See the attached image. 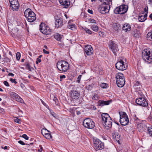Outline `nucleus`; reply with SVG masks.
I'll use <instances>...</instances> for the list:
<instances>
[{
    "mask_svg": "<svg viewBox=\"0 0 152 152\" xmlns=\"http://www.w3.org/2000/svg\"><path fill=\"white\" fill-rule=\"evenodd\" d=\"M50 113L55 118H56L57 116L56 114L52 110H50Z\"/></svg>",
    "mask_w": 152,
    "mask_h": 152,
    "instance_id": "nucleus-43",
    "label": "nucleus"
},
{
    "mask_svg": "<svg viewBox=\"0 0 152 152\" xmlns=\"http://www.w3.org/2000/svg\"><path fill=\"white\" fill-rule=\"evenodd\" d=\"M43 52L45 54H48L49 53V52L48 51H46L45 49H43Z\"/></svg>",
    "mask_w": 152,
    "mask_h": 152,
    "instance_id": "nucleus-56",
    "label": "nucleus"
},
{
    "mask_svg": "<svg viewBox=\"0 0 152 152\" xmlns=\"http://www.w3.org/2000/svg\"><path fill=\"white\" fill-rule=\"evenodd\" d=\"M149 18L152 19V14H151L149 16Z\"/></svg>",
    "mask_w": 152,
    "mask_h": 152,
    "instance_id": "nucleus-64",
    "label": "nucleus"
},
{
    "mask_svg": "<svg viewBox=\"0 0 152 152\" xmlns=\"http://www.w3.org/2000/svg\"><path fill=\"white\" fill-rule=\"evenodd\" d=\"M65 77H66V76L64 75H61L60 76V78L61 79L65 78Z\"/></svg>",
    "mask_w": 152,
    "mask_h": 152,
    "instance_id": "nucleus-58",
    "label": "nucleus"
},
{
    "mask_svg": "<svg viewBox=\"0 0 152 152\" xmlns=\"http://www.w3.org/2000/svg\"><path fill=\"white\" fill-rule=\"evenodd\" d=\"M144 11L145 12H146L147 13L146 14H147V13L148 11V8L147 7L144 8Z\"/></svg>",
    "mask_w": 152,
    "mask_h": 152,
    "instance_id": "nucleus-53",
    "label": "nucleus"
},
{
    "mask_svg": "<svg viewBox=\"0 0 152 152\" xmlns=\"http://www.w3.org/2000/svg\"><path fill=\"white\" fill-rule=\"evenodd\" d=\"M133 36L134 37H139L140 36L139 34L137 32V31H134V33H133Z\"/></svg>",
    "mask_w": 152,
    "mask_h": 152,
    "instance_id": "nucleus-36",
    "label": "nucleus"
},
{
    "mask_svg": "<svg viewBox=\"0 0 152 152\" xmlns=\"http://www.w3.org/2000/svg\"><path fill=\"white\" fill-rule=\"evenodd\" d=\"M142 58L143 60L148 64L152 62V53L149 49H146L142 52Z\"/></svg>",
    "mask_w": 152,
    "mask_h": 152,
    "instance_id": "nucleus-5",
    "label": "nucleus"
},
{
    "mask_svg": "<svg viewBox=\"0 0 152 152\" xmlns=\"http://www.w3.org/2000/svg\"><path fill=\"white\" fill-rule=\"evenodd\" d=\"M116 82L117 86L119 87H122L125 84V79L123 74L118 72L115 75Z\"/></svg>",
    "mask_w": 152,
    "mask_h": 152,
    "instance_id": "nucleus-4",
    "label": "nucleus"
},
{
    "mask_svg": "<svg viewBox=\"0 0 152 152\" xmlns=\"http://www.w3.org/2000/svg\"><path fill=\"white\" fill-rule=\"evenodd\" d=\"M77 115H79L80 114V111H77Z\"/></svg>",
    "mask_w": 152,
    "mask_h": 152,
    "instance_id": "nucleus-63",
    "label": "nucleus"
},
{
    "mask_svg": "<svg viewBox=\"0 0 152 152\" xmlns=\"http://www.w3.org/2000/svg\"><path fill=\"white\" fill-rule=\"evenodd\" d=\"M22 137L26 140L28 139V137L26 134H23L22 135Z\"/></svg>",
    "mask_w": 152,
    "mask_h": 152,
    "instance_id": "nucleus-47",
    "label": "nucleus"
},
{
    "mask_svg": "<svg viewBox=\"0 0 152 152\" xmlns=\"http://www.w3.org/2000/svg\"><path fill=\"white\" fill-rule=\"evenodd\" d=\"M88 21L90 23H96V21L94 19L90 18L88 20Z\"/></svg>",
    "mask_w": 152,
    "mask_h": 152,
    "instance_id": "nucleus-39",
    "label": "nucleus"
},
{
    "mask_svg": "<svg viewBox=\"0 0 152 152\" xmlns=\"http://www.w3.org/2000/svg\"><path fill=\"white\" fill-rule=\"evenodd\" d=\"M111 101H110L99 100L98 101V106H102L105 105H109Z\"/></svg>",
    "mask_w": 152,
    "mask_h": 152,
    "instance_id": "nucleus-22",
    "label": "nucleus"
},
{
    "mask_svg": "<svg viewBox=\"0 0 152 152\" xmlns=\"http://www.w3.org/2000/svg\"><path fill=\"white\" fill-rule=\"evenodd\" d=\"M103 125L107 129L111 128L112 126V120L108 114L103 113L102 114Z\"/></svg>",
    "mask_w": 152,
    "mask_h": 152,
    "instance_id": "nucleus-1",
    "label": "nucleus"
},
{
    "mask_svg": "<svg viewBox=\"0 0 152 152\" xmlns=\"http://www.w3.org/2000/svg\"><path fill=\"white\" fill-rule=\"evenodd\" d=\"M84 126L86 128L92 129L95 126V123L90 118L85 119L83 123Z\"/></svg>",
    "mask_w": 152,
    "mask_h": 152,
    "instance_id": "nucleus-10",
    "label": "nucleus"
},
{
    "mask_svg": "<svg viewBox=\"0 0 152 152\" xmlns=\"http://www.w3.org/2000/svg\"><path fill=\"white\" fill-rule=\"evenodd\" d=\"M147 14L142 15L139 17L138 20L140 22H144L147 19Z\"/></svg>",
    "mask_w": 152,
    "mask_h": 152,
    "instance_id": "nucleus-24",
    "label": "nucleus"
},
{
    "mask_svg": "<svg viewBox=\"0 0 152 152\" xmlns=\"http://www.w3.org/2000/svg\"><path fill=\"white\" fill-rule=\"evenodd\" d=\"M42 148L41 147L38 150V151L39 152H42Z\"/></svg>",
    "mask_w": 152,
    "mask_h": 152,
    "instance_id": "nucleus-62",
    "label": "nucleus"
},
{
    "mask_svg": "<svg viewBox=\"0 0 152 152\" xmlns=\"http://www.w3.org/2000/svg\"><path fill=\"white\" fill-rule=\"evenodd\" d=\"M15 122L17 123H18L19 124L20 123V120L18 118H16L15 119Z\"/></svg>",
    "mask_w": 152,
    "mask_h": 152,
    "instance_id": "nucleus-51",
    "label": "nucleus"
},
{
    "mask_svg": "<svg viewBox=\"0 0 152 152\" xmlns=\"http://www.w3.org/2000/svg\"><path fill=\"white\" fill-rule=\"evenodd\" d=\"M122 29L125 32L129 31L131 29V27L129 24L126 23L123 25Z\"/></svg>",
    "mask_w": 152,
    "mask_h": 152,
    "instance_id": "nucleus-23",
    "label": "nucleus"
},
{
    "mask_svg": "<svg viewBox=\"0 0 152 152\" xmlns=\"http://www.w3.org/2000/svg\"><path fill=\"white\" fill-rule=\"evenodd\" d=\"M15 99L16 101L20 102L21 103H23V100L20 96H19L18 95L15 93Z\"/></svg>",
    "mask_w": 152,
    "mask_h": 152,
    "instance_id": "nucleus-26",
    "label": "nucleus"
},
{
    "mask_svg": "<svg viewBox=\"0 0 152 152\" xmlns=\"http://www.w3.org/2000/svg\"><path fill=\"white\" fill-rule=\"evenodd\" d=\"M20 57V53L17 52L16 54V59L18 60H19Z\"/></svg>",
    "mask_w": 152,
    "mask_h": 152,
    "instance_id": "nucleus-40",
    "label": "nucleus"
},
{
    "mask_svg": "<svg viewBox=\"0 0 152 152\" xmlns=\"http://www.w3.org/2000/svg\"><path fill=\"white\" fill-rule=\"evenodd\" d=\"M132 115L134 118V120L135 121H136L138 123H139L140 120L139 118L137 117L135 113H132Z\"/></svg>",
    "mask_w": 152,
    "mask_h": 152,
    "instance_id": "nucleus-28",
    "label": "nucleus"
},
{
    "mask_svg": "<svg viewBox=\"0 0 152 152\" xmlns=\"http://www.w3.org/2000/svg\"><path fill=\"white\" fill-rule=\"evenodd\" d=\"M4 85L8 87L10 86V85L6 81H4Z\"/></svg>",
    "mask_w": 152,
    "mask_h": 152,
    "instance_id": "nucleus-49",
    "label": "nucleus"
},
{
    "mask_svg": "<svg viewBox=\"0 0 152 152\" xmlns=\"http://www.w3.org/2000/svg\"><path fill=\"white\" fill-rule=\"evenodd\" d=\"M120 115V122L123 126L127 125L129 123V120L125 112L122 113V114L119 113Z\"/></svg>",
    "mask_w": 152,
    "mask_h": 152,
    "instance_id": "nucleus-9",
    "label": "nucleus"
},
{
    "mask_svg": "<svg viewBox=\"0 0 152 152\" xmlns=\"http://www.w3.org/2000/svg\"><path fill=\"white\" fill-rule=\"evenodd\" d=\"M59 1L60 4L65 8H67L70 5V2L68 0H59Z\"/></svg>",
    "mask_w": 152,
    "mask_h": 152,
    "instance_id": "nucleus-18",
    "label": "nucleus"
},
{
    "mask_svg": "<svg viewBox=\"0 0 152 152\" xmlns=\"http://www.w3.org/2000/svg\"><path fill=\"white\" fill-rule=\"evenodd\" d=\"M136 103L138 105L143 107H145L148 105V103L145 99L142 97H139L137 99Z\"/></svg>",
    "mask_w": 152,
    "mask_h": 152,
    "instance_id": "nucleus-13",
    "label": "nucleus"
},
{
    "mask_svg": "<svg viewBox=\"0 0 152 152\" xmlns=\"http://www.w3.org/2000/svg\"><path fill=\"white\" fill-rule=\"evenodd\" d=\"M43 136L46 139H51L52 138V136L51 135V134L50 133V132H48V133H47V134H46Z\"/></svg>",
    "mask_w": 152,
    "mask_h": 152,
    "instance_id": "nucleus-31",
    "label": "nucleus"
},
{
    "mask_svg": "<svg viewBox=\"0 0 152 152\" xmlns=\"http://www.w3.org/2000/svg\"><path fill=\"white\" fill-rule=\"evenodd\" d=\"M99 34L102 37H104L105 36L104 33L102 31H99Z\"/></svg>",
    "mask_w": 152,
    "mask_h": 152,
    "instance_id": "nucleus-41",
    "label": "nucleus"
},
{
    "mask_svg": "<svg viewBox=\"0 0 152 152\" xmlns=\"http://www.w3.org/2000/svg\"><path fill=\"white\" fill-rule=\"evenodd\" d=\"M82 76V75H79L78 76V77L77 78V82H78V83H80V79H81Z\"/></svg>",
    "mask_w": 152,
    "mask_h": 152,
    "instance_id": "nucleus-44",
    "label": "nucleus"
},
{
    "mask_svg": "<svg viewBox=\"0 0 152 152\" xmlns=\"http://www.w3.org/2000/svg\"><path fill=\"white\" fill-rule=\"evenodd\" d=\"M18 142L20 144L22 145H24L25 143L22 140H19L18 141Z\"/></svg>",
    "mask_w": 152,
    "mask_h": 152,
    "instance_id": "nucleus-52",
    "label": "nucleus"
},
{
    "mask_svg": "<svg viewBox=\"0 0 152 152\" xmlns=\"http://www.w3.org/2000/svg\"><path fill=\"white\" fill-rule=\"evenodd\" d=\"M85 56L86 57V55L89 56L93 54V50L91 46L88 45H86L84 49Z\"/></svg>",
    "mask_w": 152,
    "mask_h": 152,
    "instance_id": "nucleus-15",
    "label": "nucleus"
},
{
    "mask_svg": "<svg viewBox=\"0 0 152 152\" xmlns=\"http://www.w3.org/2000/svg\"><path fill=\"white\" fill-rule=\"evenodd\" d=\"M41 60L39 58H37V59L36 61V64H38L39 63L41 62Z\"/></svg>",
    "mask_w": 152,
    "mask_h": 152,
    "instance_id": "nucleus-46",
    "label": "nucleus"
},
{
    "mask_svg": "<svg viewBox=\"0 0 152 152\" xmlns=\"http://www.w3.org/2000/svg\"><path fill=\"white\" fill-rule=\"evenodd\" d=\"M99 98V95L96 94H94L92 97V99L94 100H98Z\"/></svg>",
    "mask_w": 152,
    "mask_h": 152,
    "instance_id": "nucleus-37",
    "label": "nucleus"
},
{
    "mask_svg": "<svg viewBox=\"0 0 152 152\" xmlns=\"http://www.w3.org/2000/svg\"><path fill=\"white\" fill-rule=\"evenodd\" d=\"M40 31L45 34H50L51 33V29L49 26H46L45 23H42L39 25Z\"/></svg>",
    "mask_w": 152,
    "mask_h": 152,
    "instance_id": "nucleus-8",
    "label": "nucleus"
},
{
    "mask_svg": "<svg viewBox=\"0 0 152 152\" xmlns=\"http://www.w3.org/2000/svg\"><path fill=\"white\" fill-rule=\"evenodd\" d=\"M83 29L86 33L89 34H91L92 33V31L87 28L85 27Z\"/></svg>",
    "mask_w": 152,
    "mask_h": 152,
    "instance_id": "nucleus-35",
    "label": "nucleus"
},
{
    "mask_svg": "<svg viewBox=\"0 0 152 152\" xmlns=\"http://www.w3.org/2000/svg\"><path fill=\"white\" fill-rule=\"evenodd\" d=\"M88 12L91 14H93V11L92 10L88 9Z\"/></svg>",
    "mask_w": 152,
    "mask_h": 152,
    "instance_id": "nucleus-54",
    "label": "nucleus"
},
{
    "mask_svg": "<svg viewBox=\"0 0 152 152\" xmlns=\"http://www.w3.org/2000/svg\"><path fill=\"white\" fill-rule=\"evenodd\" d=\"M14 75L13 74L11 73H10L8 74L9 76H10L12 77L14 76Z\"/></svg>",
    "mask_w": 152,
    "mask_h": 152,
    "instance_id": "nucleus-59",
    "label": "nucleus"
},
{
    "mask_svg": "<svg viewBox=\"0 0 152 152\" xmlns=\"http://www.w3.org/2000/svg\"><path fill=\"white\" fill-rule=\"evenodd\" d=\"M57 68L61 72H66L69 68L68 63L64 60L58 61L56 63Z\"/></svg>",
    "mask_w": 152,
    "mask_h": 152,
    "instance_id": "nucleus-2",
    "label": "nucleus"
},
{
    "mask_svg": "<svg viewBox=\"0 0 152 152\" xmlns=\"http://www.w3.org/2000/svg\"><path fill=\"white\" fill-rule=\"evenodd\" d=\"M55 26L57 28L61 26L63 24V20L62 19H58L56 20L55 22Z\"/></svg>",
    "mask_w": 152,
    "mask_h": 152,
    "instance_id": "nucleus-20",
    "label": "nucleus"
},
{
    "mask_svg": "<svg viewBox=\"0 0 152 152\" xmlns=\"http://www.w3.org/2000/svg\"><path fill=\"white\" fill-rule=\"evenodd\" d=\"M68 27L72 30H75L76 29V26L74 24L70 25Z\"/></svg>",
    "mask_w": 152,
    "mask_h": 152,
    "instance_id": "nucleus-34",
    "label": "nucleus"
},
{
    "mask_svg": "<svg viewBox=\"0 0 152 152\" xmlns=\"http://www.w3.org/2000/svg\"><path fill=\"white\" fill-rule=\"evenodd\" d=\"M41 102H42V104L45 106H46V104L42 100H41Z\"/></svg>",
    "mask_w": 152,
    "mask_h": 152,
    "instance_id": "nucleus-61",
    "label": "nucleus"
},
{
    "mask_svg": "<svg viewBox=\"0 0 152 152\" xmlns=\"http://www.w3.org/2000/svg\"><path fill=\"white\" fill-rule=\"evenodd\" d=\"M10 80L12 83H14L15 84H16L17 83V82L16 81V80L15 79H12V78H11Z\"/></svg>",
    "mask_w": 152,
    "mask_h": 152,
    "instance_id": "nucleus-48",
    "label": "nucleus"
},
{
    "mask_svg": "<svg viewBox=\"0 0 152 152\" xmlns=\"http://www.w3.org/2000/svg\"><path fill=\"white\" fill-rule=\"evenodd\" d=\"M109 47L114 54L118 50L117 45L113 41H111L109 42Z\"/></svg>",
    "mask_w": 152,
    "mask_h": 152,
    "instance_id": "nucleus-16",
    "label": "nucleus"
},
{
    "mask_svg": "<svg viewBox=\"0 0 152 152\" xmlns=\"http://www.w3.org/2000/svg\"><path fill=\"white\" fill-rule=\"evenodd\" d=\"M148 119L152 123V115L151 114L150 116L148 117Z\"/></svg>",
    "mask_w": 152,
    "mask_h": 152,
    "instance_id": "nucleus-50",
    "label": "nucleus"
},
{
    "mask_svg": "<svg viewBox=\"0 0 152 152\" xmlns=\"http://www.w3.org/2000/svg\"><path fill=\"white\" fill-rule=\"evenodd\" d=\"M110 4L108 3L104 2V3L101 4L98 8L99 12L103 14L108 13L110 8Z\"/></svg>",
    "mask_w": 152,
    "mask_h": 152,
    "instance_id": "nucleus-6",
    "label": "nucleus"
},
{
    "mask_svg": "<svg viewBox=\"0 0 152 152\" xmlns=\"http://www.w3.org/2000/svg\"><path fill=\"white\" fill-rule=\"evenodd\" d=\"M91 28L94 31L97 32L99 30L98 26L95 24L92 25L91 27Z\"/></svg>",
    "mask_w": 152,
    "mask_h": 152,
    "instance_id": "nucleus-27",
    "label": "nucleus"
},
{
    "mask_svg": "<svg viewBox=\"0 0 152 152\" xmlns=\"http://www.w3.org/2000/svg\"><path fill=\"white\" fill-rule=\"evenodd\" d=\"M69 94L70 97L73 99H77L80 97V93L75 90L71 91L69 92Z\"/></svg>",
    "mask_w": 152,
    "mask_h": 152,
    "instance_id": "nucleus-17",
    "label": "nucleus"
},
{
    "mask_svg": "<svg viewBox=\"0 0 152 152\" xmlns=\"http://www.w3.org/2000/svg\"><path fill=\"white\" fill-rule=\"evenodd\" d=\"M99 1L102 2H103V3H104V2H106L108 3L109 4H111V0H99Z\"/></svg>",
    "mask_w": 152,
    "mask_h": 152,
    "instance_id": "nucleus-42",
    "label": "nucleus"
},
{
    "mask_svg": "<svg viewBox=\"0 0 152 152\" xmlns=\"http://www.w3.org/2000/svg\"><path fill=\"white\" fill-rule=\"evenodd\" d=\"M95 149L97 150H101L104 148V143L98 139H94L93 140Z\"/></svg>",
    "mask_w": 152,
    "mask_h": 152,
    "instance_id": "nucleus-12",
    "label": "nucleus"
},
{
    "mask_svg": "<svg viewBox=\"0 0 152 152\" xmlns=\"http://www.w3.org/2000/svg\"><path fill=\"white\" fill-rule=\"evenodd\" d=\"M41 132L42 134L44 136L46 134H47V133L50 132L47 130L46 129L43 128L42 129Z\"/></svg>",
    "mask_w": 152,
    "mask_h": 152,
    "instance_id": "nucleus-30",
    "label": "nucleus"
},
{
    "mask_svg": "<svg viewBox=\"0 0 152 152\" xmlns=\"http://www.w3.org/2000/svg\"><path fill=\"white\" fill-rule=\"evenodd\" d=\"M128 10V7L126 5H122L116 7L114 10L116 14H123L126 13Z\"/></svg>",
    "mask_w": 152,
    "mask_h": 152,
    "instance_id": "nucleus-7",
    "label": "nucleus"
},
{
    "mask_svg": "<svg viewBox=\"0 0 152 152\" xmlns=\"http://www.w3.org/2000/svg\"><path fill=\"white\" fill-rule=\"evenodd\" d=\"M101 86L103 88H106L107 86V85L106 83H102L101 84Z\"/></svg>",
    "mask_w": 152,
    "mask_h": 152,
    "instance_id": "nucleus-38",
    "label": "nucleus"
},
{
    "mask_svg": "<svg viewBox=\"0 0 152 152\" xmlns=\"http://www.w3.org/2000/svg\"><path fill=\"white\" fill-rule=\"evenodd\" d=\"M148 132L149 135L152 137V126L149 127L148 128Z\"/></svg>",
    "mask_w": 152,
    "mask_h": 152,
    "instance_id": "nucleus-32",
    "label": "nucleus"
},
{
    "mask_svg": "<svg viewBox=\"0 0 152 152\" xmlns=\"http://www.w3.org/2000/svg\"><path fill=\"white\" fill-rule=\"evenodd\" d=\"M4 59L5 61L7 62H10L11 61L10 59L9 58H8L7 57H6L5 58H4Z\"/></svg>",
    "mask_w": 152,
    "mask_h": 152,
    "instance_id": "nucleus-45",
    "label": "nucleus"
},
{
    "mask_svg": "<svg viewBox=\"0 0 152 152\" xmlns=\"http://www.w3.org/2000/svg\"><path fill=\"white\" fill-rule=\"evenodd\" d=\"M145 126V125L142 123L139 124L137 126L138 129L140 130H141L143 129V128Z\"/></svg>",
    "mask_w": 152,
    "mask_h": 152,
    "instance_id": "nucleus-29",
    "label": "nucleus"
},
{
    "mask_svg": "<svg viewBox=\"0 0 152 152\" xmlns=\"http://www.w3.org/2000/svg\"><path fill=\"white\" fill-rule=\"evenodd\" d=\"M112 135L113 138L119 143L120 136L118 133L117 132H114L112 133Z\"/></svg>",
    "mask_w": 152,
    "mask_h": 152,
    "instance_id": "nucleus-21",
    "label": "nucleus"
},
{
    "mask_svg": "<svg viewBox=\"0 0 152 152\" xmlns=\"http://www.w3.org/2000/svg\"><path fill=\"white\" fill-rule=\"evenodd\" d=\"M140 84V83L138 81H137L135 84V86H138Z\"/></svg>",
    "mask_w": 152,
    "mask_h": 152,
    "instance_id": "nucleus-60",
    "label": "nucleus"
},
{
    "mask_svg": "<svg viewBox=\"0 0 152 152\" xmlns=\"http://www.w3.org/2000/svg\"><path fill=\"white\" fill-rule=\"evenodd\" d=\"M24 15L27 20L29 22H33L36 19L35 14L30 9H26L24 12Z\"/></svg>",
    "mask_w": 152,
    "mask_h": 152,
    "instance_id": "nucleus-3",
    "label": "nucleus"
},
{
    "mask_svg": "<svg viewBox=\"0 0 152 152\" xmlns=\"http://www.w3.org/2000/svg\"><path fill=\"white\" fill-rule=\"evenodd\" d=\"M10 4L12 10H18L19 7V3L18 0H9Z\"/></svg>",
    "mask_w": 152,
    "mask_h": 152,
    "instance_id": "nucleus-14",
    "label": "nucleus"
},
{
    "mask_svg": "<svg viewBox=\"0 0 152 152\" xmlns=\"http://www.w3.org/2000/svg\"><path fill=\"white\" fill-rule=\"evenodd\" d=\"M121 28L120 25L118 23H115L113 24L112 29L114 32L118 31Z\"/></svg>",
    "mask_w": 152,
    "mask_h": 152,
    "instance_id": "nucleus-19",
    "label": "nucleus"
},
{
    "mask_svg": "<svg viewBox=\"0 0 152 152\" xmlns=\"http://www.w3.org/2000/svg\"><path fill=\"white\" fill-rule=\"evenodd\" d=\"M24 66H26V69H27L29 71H31L30 66L28 62H26L24 64Z\"/></svg>",
    "mask_w": 152,
    "mask_h": 152,
    "instance_id": "nucleus-33",
    "label": "nucleus"
},
{
    "mask_svg": "<svg viewBox=\"0 0 152 152\" xmlns=\"http://www.w3.org/2000/svg\"><path fill=\"white\" fill-rule=\"evenodd\" d=\"M127 64L125 63L122 60L118 61L115 64L116 68L119 70L124 71L125 70L127 69Z\"/></svg>",
    "mask_w": 152,
    "mask_h": 152,
    "instance_id": "nucleus-11",
    "label": "nucleus"
},
{
    "mask_svg": "<svg viewBox=\"0 0 152 152\" xmlns=\"http://www.w3.org/2000/svg\"><path fill=\"white\" fill-rule=\"evenodd\" d=\"M63 36V35L58 33L54 35V37L55 39L59 41H61Z\"/></svg>",
    "mask_w": 152,
    "mask_h": 152,
    "instance_id": "nucleus-25",
    "label": "nucleus"
},
{
    "mask_svg": "<svg viewBox=\"0 0 152 152\" xmlns=\"http://www.w3.org/2000/svg\"><path fill=\"white\" fill-rule=\"evenodd\" d=\"M4 112V110L2 108H0V113H3Z\"/></svg>",
    "mask_w": 152,
    "mask_h": 152,
    "instance_id": "nucleus-57",
    "label": "nucleus"
},
{
    "mask_svg": "<svg viewBox=\"0 0 152 152\" xmlns=\"http://www.w3.org/2000/svg\"><path fill=\"white\" fill-rule=\"evenodd\" d=\"M53 100L56 103H57V102H58V100L57 99L56 97H54L53 99Z\"/></svg>",
    "mask_w": 152,
    "mask_h": 152,
    "instance_id": "nucleus-55",
    "label": "nucleus"
}]
</instances>
